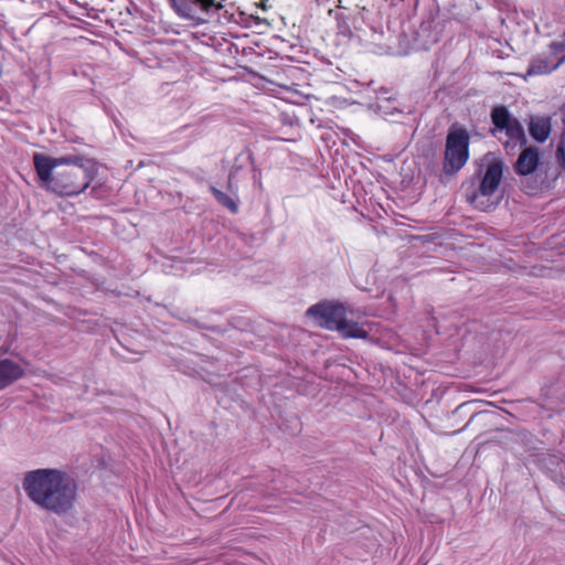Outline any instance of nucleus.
Returning a JSON list of instances; mask_svg holds the SVG:
<instances>
[{
    "mask_svg": "<svg viewBox=\"0 0 565 565\" xmlns=\"http://www.w3.org/2000/svg\"><path fill=\"white\" fill-rule=\"evenodd\" d=\"M33 163L43 188L67 196L84 192L96 172L94 161L79 156L53 158L35 152Z\"/></svg>",
    "mask_w": 565,
    "mask_h": 565,
    "instance_id": "1",
    "label": "nucleus"
},
{
    "mask_svg": "<svg viewBox=\"0 0 565 565\" xmlns=\"http://www.w3.org/2000/svg\"><path fill=\"white\" fill-rule=\"evenodd\" d=\"M23 489L36 505L57 514L68 511L76 495L74 481L57 469H36L26 472Z\"/></svg>",
    "mask_w": 565,
    "mask_h": 565,
    "instance_id": "2",
    "label": "nucleus"
},
{
    "mask_svg": "<svg viewBox=\"0 0 565 565\" xmlns=\"http://www.w3.org/2000/svg\"><path fill=\"white\" fill-rule=\"evenodd\" d=\"M484 172L478 192L471 198V203L481 211H488L495 202L491 200L497 192L503 175V162L492 153L482 159Z\"/></svg>",
    "mask_w": 565,
    "mask_h": 565,
    "instance_id": "3",
    "label": "nucleus"
},
{
    "mask_svg": "<svg viewBox=\"0 0 565 565\" xmlns=\"http://www.w3.org/2000/svg\"><path fill=\"white\" fill-rule=\"evenodd\" d=\"M470 137L463 128H450L446 139L444 170L446 173L458 172L469 159Z\"/></svg>",
    "mask_w": 565,
    "mask_h": 565,
    "instance_id": "4",
    "label": "nucleus"
},
{
    "mask_svg": "<svg viewBox=\"0 0 565 565\" xmlns=\"http://www.w3.org/2000/svg\"><path fill=\"white\" fill-rule=\"evenodd\" d=\"M307 316L321 328L338 330L347 316V308L341 303L321 302L311 306L307 310Z\"/></svg>",
    "mask_w": 565,
    "mask_h": 565,
    "instance_id": "5",
    "label": "nucleus"
},
{
    "mask_svg": "<svg viewBox=\"0 0 565 565\" xmlns=\"http://www.w3.org/2000/svg\"><path fill=\"white\" fill-rule=\"evenodd\" d=\"M175 13L195 23L204 22V14L217 8L215 0H170Z\"/></svg>",
    "mask_w": 565,
    "mask_h": 565,
    "instance_id": "6",
    "label": "nucleus"
},
{
    "mask_svg": "<svg viewBox=\"0 0 565 565\" xmlns=\"http://www.w3.org/2000/svg\"><path fill=\"white\" fill-rule=\"evenodd\" d=\"M563 62H565V56H563V54H554L551 50L548 56H539L532 62L527 75L548 74L556 70Z\"/></svg>",
    "mask_w": 565,
    "mask_h": 565,
    "instance_id": "7",
    "label": "nucleus"
},
{
    "mask_svg": "<svg viewBox=\"0 0 565 565\" xmlns=\"http://www.w3.org/2000/svg\"><path fill=\"white\" fill-rule=\"evenodd\" d=\"M24 374L21 364L9 360L0 359V391L11 385Z\"/></svg>",
    "mask_w": 565,
    "mask_h": 565,
    "instance_id": "8",
    "label": "nucleus"
},
{
    "mask_svg": "<svg viewBox=\"0 0 565 565\" xmlns=\"http://www.w3.org/2000/svg\"><path fill=\"white\" fill-rule=\"evenodd\" d=\"M508 139L504 141L505 148L514 150L521 148L525 142V136L522 125L513 119L508 126L503 128V134Z\"/></svg>",
    "mask_w": 565,
    "mask_h": 565,
    "instance_id": "9",
    "label": "nucleus"
},
{
    "mask_svg": "<svg viewBox=\"0 0 565 565\" xmlns=\"http://www.w3.org/2000/svg\"><path fill=\"white\" fill-rule=\"evenodd\" d=\"M539 161V152L533 148H527L520 154L515 163V171L519 174L527 175L536 170Z\"/></svg>",
    "mask_w": 565,
    "mask_h": 565,
    "instance_id": "10",
    "label": "nucleus"
},
{
    "mask_svg": "<svg viewBox=\"0 0 565 565\" xmlns=\"http://www.w3.org/2000/svg\"><path fill=\"white\" fill-rule=\"evenodd\" d=\"M530 134L539 142L545 141L551 134V120L545 117L532 118Z\"/></svg>",
    "mask_w": 565,
    "mask_h": 565,
    "instance_id": "11",
    "label": "nucleus"
},
{
    "mask_svg": "<svg viewBox=\"0 0 565 565\" xmlns=\"http://www.w3.org/2000/svg\"><path fill=\"white\" fill-rule=\"evenodd\" d=\"M492 122L495 127L494 134L499 139H502L503 128L508 126L514 118H512L504 107H495L491 114Z\"/></svg>",
    "mask_w": 565,
    "mask_h": 565,
    "instance_id": "12",
    "label": "nucleus"
},
{
    "mask_svg": "<svg viewBox=\"0 0 565 565\" xmlns=\"http://www.w3.org/2000/svg\"><path fill=\"white\" fill-rule=\"evenodd\" d=\"M344 338L365 339L367 331L363 326L349 320L347 317L341 321V328L338 329Z\"/></svg>",
    "mask_w": 565,
    "mask_h": 565,
    "instance_id": "13",
    "label": "nucleus"
},
{
    "mask_svg": "<svg viewBox=\"0 0 565 565\" xmlns=\"http://www.w3.org/2000/svg\"><path fill=\"white\" fill-rule=\"evenodd\" d=\"M217 202L227 207L231 212L236 213L238 210L237 203L234 198L223 193L222 191L212 188L211 189Z\"/></svg>",
    "mask_w": 565,
    "mask_h": 565,
    "instance_id": "14",
    "label": "nucleus"
},
{
    "mask_svg": "<svg viewBox=\"0 0 565 565\" xmlns=\"http://www.w3.org/2000/svg\"><path fill=\"white\" fill-rule=\"evenodd\" d=\"M563 468H565V462L563 461H557L555 468L548 467V469L551 470L555 478H557L558 475L563 477Z\"/></svg>",
    "mask_w": 565,
    "mask_h": 565,
    "instance_id": "15",
    "label": "nucleus"
},
{
    "mask_svg": "<svg viewBox=\"0 0 565 565\" xmlns=\"http://www.w3.org/2000/svg\"><path fill=\"white\" fill-rule=\"evenodd\" d=\"M556 156H557L558 159H561V158L564 159L565 151H564V147L563 146H558L557 151H556Z\"/></svg>",
    "mask_w": 565,
    "mask_h": 565,
    "instance_id": "16",
    "label": "nucleus"
}]
</instances>
